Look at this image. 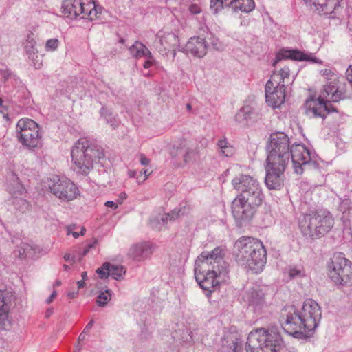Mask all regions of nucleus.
<instances>
[{
  "mask_svg": "<svg viewBox=\"0 0 352 352\" xmlns=\"http://www.w3.org/2000/svg\"><path fill=\"white\" fill-rule=\"evenodd\" d=\"M223 257L224 250L217 247L211 252H203L195 261V277L207 296L219 287L228 272V264Z\"/></svg>",
  "mask_w": 352,
  "mask_h": 352,
  "instance_id": "nucleus-1",
  "label": "nucleus"
},
{
  "mask_svg": "<svg viewBox=\"0 0 352 352\" xmlns=\"http://www.w3.org/2000/svg\"><path fill=\"white\" fill-rule=\"evenodd\" d=\"M233 254L239 265L254 273L262 272L266 264L267 251L263 243L252 237H240L234 243Z\"/></svg>",
  "mask_w": 352,
  "mask_h": 352,
  "instance_id": "nucleus-2",
  "label": "nucleus"
},
{
  "mask_svg": "<svg viewBox=\"0 0 352 352\" xmlns=\"http://www.w3.org/2000/svg\"><path fill=\"white\" fill-rule=\"evenodd\" d=\"M320 74L324 77L327 82L324 85L322 91L316 100V105L309 107V111L314 113V117L324 119L327 114L338 112L331 102H338L343 100L345 96L344 92L338 86L337 75L331 69H321Z\"/></svg>",
  "mask_w": 352,
  "mask_h": 352,
  "instance_id": "nucleus-3",
  "label": "nucleus"
},
{
  "mask_svg": "<svg viewBox=\"0 0 352 352\" xmlns=\"http://www.w3.org/2000/svg\"><path fill=\"white\" fill-rule=\"evenodd\" d=\"M72 168L78 175L87 176L94 168V163L104 159L102 147L86 138L79 139L71 151Z\"/></svg>",
  "mask_w": 352,
  "mask_h": 352,
  "instance_id": "nucleus-4",
  "label": "nucleus"
},
{
  "mask_svg": "<svg viewBox=\"0 0 352 352\" xmlns=\"http://www.w3.org/2000/svg\"><path fill=\"white\" fill-rule=\"evenodd\" d=\"M280 336L264 329H257L251 331L246 342L247 352H276L283 346Z\"/></svg>",
  "mask_w": 352,
  "mask_h": 352,
  "instance_id": "nucleus-5",
  "label": "nucleus"
},
{
  "mask_svg": "<svg viewBox=\"0 0 352 352\" xmlns=\"http://www.w3.org/2000/svg\"><path fill=\"white\" fill-rule=\"evenodd\" d=\"M329 278L336 285H352V262L342 252H336L327 263Z\"/></svg>",
  "mask_w": 352,
  "mask_h": 352,
  "instance_id": "nucleus-6",
  "label": "nucleus"
},
{
  "mask_svg": "<svg viewBox=\"0 0 352 352\" xmlns=\"http://www.w3.org/2000/svg\"><path fill=\"white\" fill-rule=\"evenodd\" d=\"M61 8L65 16L71 19L80 16L82 19L92 21L102 12V8L92 0H63Z\"/></svg>",
  "mask_w": 352,
  "mask_h": 352,
  "instance_id": "nucleus-7",
  "label": "nucleus"
},
{
  "mask_svg": "<svg viewBox=\"0 0 352 352\" xmlns=\"http://www.w3.org/2000/svg\"><path fill=\"white\" fill-rule=\"evenodd\" d=\"M280 322L283 330L298 339L307 338L306 320L294 306H285L280 311Z\"/></svg>",
  "mask_w": 352,
  "mask_h": 352,
  "instance_id": "nucleus-8",
  "label": "nucleus"
},
{
  "mask_svg": "<svg viewBox=\"0 0 352 352\" xmlns=\"http://www.w3.org/2000/svg\"><path fill=\"white\" fill-rule=\"evenodd\" d=\"M291 142L288 135L283 132L271 133L266 146V161L288 164L290 159Z\"/></svg>",
  "mask_w": 352,
  "mask_h": 352,
  "instance_id": "nucleus-9",
  "label": "nucleus"
},
{
  "mask_svg": "<svg viewBox=\"0 0 352 352\" xmlns=\"http://www.w3.org/2000/svg\"><path fill=\"white\" fill-rule=\"evenodd\" d=\"M38 124L32 119L22 118L16 124L19 142L28 148H36L41 142Z\"/></svg>",
  "mask_w": 352,
  "mask_h": 352,
  "instance_id": "nucleus-10",
  "label": "nucleus"
},
{
  "mask_svg": "<svg viewBox=\"0 0 352 352\" xmlns=\"http://www.w3.org/2000/svg\"><path fill=\"white\" fill-rule=\"evenodd\" d=\"M263 199L236 197L232 203V213L238 224L250 220L254 215L257 208L261 204Z\"/></svg>",
  "mask_w": 352,
  "mask_h": 352,
  "instance_id": "nucleus-11",
  "label": "nucleus"
},
{
  "mask_svg": "<svg viewBox=\"0 0 352 352\" xmlns=\"http://www.w3.org/2000/svg\"><path fill=\"white\" fill-rule=\"evenodd\" d=\"M48 186L50 192L64 201H72L80 195V191L74 183L58 175H53L50 178Z\"/></svg>",
  "mask_w": 352,
  "mask_h": 352,
  "instance_id": "nucleus-12",
  "label": "nucleus"
},
{
  "mask_svg": "<svg viewBox=\"0 0 352 352\" xmlns=\"http://www.w3.org/2000/svg\"><path fill=\"white\" fill-rule=\"evenodd\" d=\"M233 188L239 192L236 197L263 199V195L257 179L248 175H239L232 181Z\"/></svg>",
  "mask_w": 352,
  "mask_h": 352,
  "instance_id": "nucleus-13",
  "label": "nucleus"
},
{
  "mask_svg": "<svg viewBox=\"0 0 352 352\" xmlns=\"http://www.w3.org/2000/svg\"><path fill=\"white\" fill-rule=\"evenodd\" d=\"M334 225V219L330 212L319 210L309 214V236L313 239L324 236Z\"/></svg>",
  "mask_w": 352,
  "mask_h": 352,
  "instance_id": "nucleus-14",
  "label": "nucleus"
},
{
  "mask_svg": "<svg viewBox=\"0 0 352 352\" xmlns=\"http://www.w3.org/2000/svg\"><path fill=\"white\" fill-rule=\"evenodd\" d=\"M288 164L266 161L265 182L270 190H279L283 186L284 172Z\"/></svg>",
  "mask_w": 352,
  "mask_h": 352,
  "instance_id": "nucleus-15",
  "label": "nucleus"
},
{
  "mask_svg": "<svg viewBox=\"0 0 352 352\" xmlns=\"http://www.w3.org/2000/svg\"><path fill=\"white\" fill-rule=\"evenodd\" d=\"M210 8L217 13L223 8L231 9L234 12L249 13L255 8L254 0H210Z\"/></svg>",
  "mask_w": 352,
  "mask_h": 352,
  "instance_id": "nucleus-16",
  "label": "nucleus"
},
{
  "mask_svg": "<svg viewBox=\"0 0 352 352\" xmlns=\"http://www.w3.org/2000/svg\"><path fill=\"white\" fill-rule=\"evenodd\" d=\"M278 78L274 76L265 85L266 102L274 109L280 107L285 100V87L279 86Z\"/></svg>",
  "mask_w": 352,
  "mask_h": 352,
  "instance_id": "nucleus-17",
  "label": "nucleus"
},
{
  "mask_svg": "<svg viewBox=\"0 0 352 352\" xmlns=\"http://www.w3.org/2000/svg\"><path fill=\"white\" fill-rule=\"evenodd\" d=\"M155 49L162 55H167L172 48L179 47L178 36L174 32H158L153 43Z\"/></svg>",
  "mask_w": 352,
  "mask_h": 352,
  "instance_id": "nucleus-18",
  "label": "nucleus"
},
{
  "mask_svg": "<svg viewBox=\"0 0 352 352\" xmlns=\"http://www.w3.org/2000/svg\"><path fill=\"white\" fill-rule=\"evenodd\" d=\"M342 0H309V8L314 10L320 15L329 18H336V13L340 8Z\"/></svg>",
  "mask_w": 352,
  "mask_h": 352,
  "instance_id": "nucleus-19",
  "label": "nucleus"
},
{
  "mask_svg": "<svg viewBox=\"0 0 352 352\" xmlns=\"http://www.w3.org/2000/svg\"><path fill=\"white\" fill-rule=\"evenodd\" d=\"M289 153L295 173L302 174L305 168L308 166V161L306 160L305 155H308V149L302 144H294L291 145Z\"/></svg>",
  "mask_w": 352,
  "mask_h": 352,
  "instance_id": "nucleus-20",
  "label": "nucleus"
},
{
  "mask_svg": "<svg viewBox=\"0 0 352 352\" xmlns=\"http://www.w3.org/2000/svg\"><path fill=\"white\" fill-rule=\"evenodd\" d=\"M208 45L206 40L200 36L191 37L186 43L184 51L197 58L204 57L207 52Z\"/></svg>",
  "mask_w": 352,
  "mask_h": 352,
  "instance_id": "nucleus-21",
  "label": "nucleus"
},
{
  "mask_svg": "<svg viewBox=\"0 0 352 352\" xmlns=\"http://www.w3.org/2000/svg\"><path fill=\"white\" fill-rule=\"evenodd\" d=\"M170 154L172 157H177L179 155H182L184 162L187 163L195 159L197 152L195 149L187 145L186 140L181 139L179 140L178 145L173 146Z\"/></svg>",
  "mask_w": 352,
  "mask_h": 352,
  "instance_id": "nucleus-22",
  "label": "nucleus"
},
{
  "mask_svg": "<svg viewBox=\"0 0 352 352\" xmlns=\"http://www.w3.org/2000/svg\"><path fill=\"white\" fill-rule=\"evenodd\" d=\"M283 59H291L296 61L308 60V54L297 49L283 48L276 55V61L274 65Z\"/></svg>",
  "mask_w": 352,
  "mask_h": 352,
  "instance_id": "nucleus-23",
  "label": "nucleus"
},
{
  "mask_svg": "<svg viewBox=\"0 0 352 352\" xmlns=\"http://www.w3.org/2000/svg\"><path fill=\"white\" fill-rule=\"evenodd\" d=\"M151 253V246L146 243L133 245L128 252L131 258L138 261L147 258Z\"/></svg>",
  "mask_w": 352,
  "mask_h": 352,
  "instance_id": "nucleus-24",
  "label": "nucleus"
},
{
  "mask_svg": "<svg viewBox=\"0 0 352 352\" xmlns=\"http://www.w3.org/2000/svg\"><path fill=\"white\" fill-rule=\"evenodd\" d=\"M249 305L253 307L254 309L260 311L265 304V295L262 290L252 289L248 293Z\"/></svg>",
  "mask_w": 352,
  "mask_h": 352,
  "instance_id": "nucleus-25",
  "label": "nucleus"
},
{
  "mask_svg": "<svg viewBox=\"0 0 352 352\" xmlns=\"http://www.w3.org/2000/svg\"><path fill=\"white\" fill-rule=\"evenodd\" d=\"M254 115V109L246 105L241 107L234 116V120L236 124L245 126L249 124L250 122L252 120Z\"/></svg>",
  "mask_w": 352,
  "mask_h": 352,
  "instance_id": "nucleus-26",
  "label": "nucleus"
},
{
  "mask_svg": "<svg viewBox=\"0 0 352 352\" xmlns=\"http://www.w3.org/2000/svg\"><path fill=\"white\" fill-rule=\"evenodd\" d=\"M222 346L228 352H243V345L241 340L235 334H228L222 340Z\"/></svg>",
  "mask_w": 352,
  "mask_h": 352,
  "instance_id": "nucleus-27",
  "label": "nucleus"
},
{
  "mask_svg": "<svg viewBox=\"0 0 352 352\" xmlns=\"http://www.w3.org/2000/svg\"><path fill=\"white\" fill-rule=\"evenodd\" d=\"M321 318L320 307L316 301L309 299V327L311 325V322L313 324V327L309 329V332L318 327Z\"/></svg>",
  "mask_w": 352,
  "mask_h": 352,
  "instance_id": "nucleus-28",
  "label": "nucleus"
},
{
  "mask_svg": "<svg viewBox=\"0 0 352 352\" xmlns=\"http://www.w3.org/2000/svg\"><path fill=\"white\" fill-rule=\"evenodd\" d=\"M36 41L34 33L29 32L23 43L24 50L29 58H33L37 54L38 50L36 48Z\"/></svg>",
  "mask_w": 352,
  "mask_h": 352,
  "instance_id": "nucleus-29",
  "label": "nucleus"
},
{
  "mask_svg": "<svg viewBox=\"0 0 352 352\" xmlns=\"http://www.w3.org/2000/svg\"><path fill=\"white\" fill-rule=\"evenodd\" d=\"M131 55L136 59L145 57L150 52L148 47L142 43L136 41L129 48Z\"/></svg>",
  "mask_w": 352,
  "mask_h": 352,
  "instance_id": "nucleus-30",
  "label": "nucleus"
},
{
  "mask_svg": "<svg viewBox=\"0 0 352 352\" xmlns=\"http://www.w3.org/2000/svg\"><path fill=\"white\" fill-rule=\"evenodd\" d=\"M8 190L10 194L15 196L22 195L24 191L23 185L19 182L18 177L14 173H12L10 176Z\"/></svg>",
  "mask_w": 352,
  "mask_h": 352,
  "instance_id": "nucleus-31",
  "label": "nucleus"
},
{
  "mask_svg": "<svg viewBox=\"0 0 352 352\" xmlns=\"http://www.w3.org/2000/svg\"><path fill=\"white\" fill-rule=\"evenodd\" d=\"M100 114L107 123L109 124L113 129H116L119 126L120 122L119 119L111 110L102 107L100 109Z\"/></svg>",
  "mask_w": 352,
  "mask_h": 352,
  "instance_id": "nucleus-32",
  "label": "nucleus"
},
{
  "mask_svg": "<svg viewBox=\"0 0 352 352\" xmlns=\"http://www.w3.org/2000/svg\"><path fill=\"white\" fill-rule=\"evenodd\" d=\"M9 305L3 292L0 290V324L7 320L9 314Z\"/></svg>",
  "mask_w": 352,
  "mask_h": 352,
  "instance_id": "nucleus-33",
  "label": "nucleus"
},
{
  "mask_svg": "<svg viewBox=\"0 0 352 352\" xmlns=\"http://www.w3.org/2000/svg\"><path fill=\"white\" fill-rule=\"evenodd\" d=\"M274 76L279 77V80H277L279 86L281 85L285 87L286 83L289 81V79L290 69L288 67L285 66L280 70L279 72H274L271 75L270 78H272Z\"/></svg>",
  "mask_w": 352,
  "mask_h": 352,
  "instance_id": "nucleus-34",
  "label": "nucleus"
},
{
  "mask_svg": "<svg viewBox=\"0 0 352 352\" xmlns=\"http://www.w3.org/2000/svg\"><path fill=\"white\" fill-rule=\"evenodd\" d=\"M110 267L109 274L115 280H120L126 273V271L122 265H113L110 263Z\"/></svg>",
  "mask_w": 352,
  "mask_h": 352,
  "instance_id": "nucleus-35",
  "label": "nucleus"
},
{
  "mask_svg": "<svg viewBox=\"0 0 352 352\" xmlns=\"http://www.w3.org/2000/svg\"><path fill=\"white\" fill-rule=\"evenodd\" d=\"M111 296L112 292L109 289H105L104 291H101L97 297V305L99 307H104L111 299Z\"/></svg>",
  "mask_w": 352,
  "mask_h": 352,
  "instance_id": "nucleus-36",
  "label": "nucleus"
},
{
  "mask_svg": "<svg viewBox=\"0 0 352 352\" xmlns=\"http://www.w3.org/2000/svg\"><path fill=\"white\" fill-rule=\"evenodd\" d=\"M221 154L226 157H230L233 154V148L226 139L219 140L217 144Z\"/></svg>",
  "mask_w": 352,
  "mask_h": 352,
  "instance_id": "nucleus-37",
  "label": "nucleus"
},
{
  "mask_svg": "<svg viewBox=\"0 0 352 352\" xmlns=\"http://www.w3.org/2000/svg\"><path fill=\"white\" fill-rule=\"evenodd\" d=\"M110 263L109 262H105L102 264V265L98 268L96 270V273L98 274L99 277L101 279H106L109 276H110L109 274V270H110Z\"/></svg>",
  "mask_w": 352,
  "mask_h": 352,
  "instance_id": "nucleus-38",
  "label": "nucleus"
},
{
  "mask_svg": "<svg viewBox=\"0 0 352 352\" xmlns=\"http://www.w3.org/2000/svg\"><path fill=\"white\" fill-rule=\"evenodd\" d=\"M298 225L302 234L304 236H307L308 234V224L307 221V214L305 212L302 213L301 216L299 217Z\"/></svg>",
  "mask_w": 352,
  "mask_h": 352,
  "instance_id": "nucleus-39",
  "label": "nucleus"
},
{
  "mask_svg": "<svg viewBox=\"0 0 352 352\" xmlns=\"http://www.w3.org/2000/svg\"><path fill=\"white\" fill-rule=\"evenodd\" d=\"M96 243V241H95L92 243L88 244L83 250H81L80 247L75 248V252L77 254V256L78 257V261H80L81 258L87 254V253L90 251L91 249L94 248L95 247V244Z\"/></svg>",
  "mask_w": 352,
  "mask_h": 352,
  "instance_id": "nucleus-40",
  "label": "nucleus"
},
{
  "mask_svg": "<svg viewBox=\"0 0 352 352\" xmlns=\"http://www.w3.org/2000/svg\"><path fill=\"white\" fill-rule=\"evenodd\" d=\"M178 217H180L179 214V212L177 208H175L173 210L170 212L169 213L166 214L165 216L162 217L161 218V221H162L163 224L164 225L168 222V221H174Z\"/></svg>",
  "mask_w": 352,
  "mask_h": 352,
  "instance_id": "nucleus-41",
  "label": "nucleus"
},
{
  "mask_svg": "<svg viewBox=\"0 0 352 352\" xmlns=\"http://www.w3.org/2000/svg\"><path fill=\"white\" fill-rule=\"evenodd\" d=\"M289 275L291 278L305 276V271L300 267H294L289 268Z\"/></svg>",
  "mask_w": 352,
  "mask_h": 352,
  "instance_id": "nucleus-42",
  "label": "nucleus"
},
{
  "mask_svg": "<svg viewBox=\"0 0 352 352\" xmlns=\"http://www.w3.org/2000/svg\"><path fill=\"white\" fill-rule=\"evenodd\" d=\"M59 45V41L57 38H51L47 41L45 43L46 51H55Z\"/></svg>",
  "mask_w": 352,
  "mask_h": 352,
  "instance_id": "nucleus-43",
  "label": "nucleus"
},
{
  "mask_svg": "<svg viewBox=\"0 0 352 352\" xmlns=\"http://www.w3.org/2000/svg\"><path fill=\"white\" fill-rule=\"evenodd\" d=\"M146 58V61L144 63L143 67L144 69H148L152 65L156 63V60H155L151 52H149L148 55L145 56Z\"/></svg>",
  "mask_w": 352,
  "mask_h": 352,
  "instance_id": "nucleus-44",
  "label": "nucleus"
},
{
  "mask_svg": "<svg viewBox=\"0 0 352 352\" xmlns=\"http://www.w3.org/2000/svg\"><path fill=\"white\" fill-rule=\"evenodd\" d=\"M180 217L187 215L191 210L190 206L187 203H185L183 206L180 205L179 208H177Z\"/></svg>",
  "mask_w": 352,
  "mask_h": 352,
  "instance_id": "nucleus-45",
  "label": "nucleus"
},
{
  "mask_svg": "<svg viewBox=\"0 0 352 352\" xmlns=\"http://www.w3.org/2000/svg\"><path fill=\"white\" fill-rule=\"evenodd\" d=\"M72 255H71L69 253H66L64 255V260L65 261L69 262L72 261L73 263L78 260V257L77 256V254L75 252V249L72 251Z\"/></svg>",
  "mask_w": 352,
  "mask_h": 352,
  "instance_id": "nucleus-46",
  "label": "nucleus"
},
{
  "mask_svg": "<svg viewBox=\"0 0 352 352\" xmlns=\"http://www.w3.org/2000/svg\"><path fill=\"white\" fill-rule=\"evenodd\" d=\"M314 156H312V153L311 149L309 148V167L313 166L314 168H317L319 166V162L316 160L313 159Z\"/></svg>",
  "mask_w": 352,
  "mask_h": 352,
  "instance_id": "nucleus-47",
  "label": "nucleus"
},
{
  "mask_svg": "<svg viewBox=\"0 0 352 352\" xmlns=\"http://www.w3.org/2000/svg\"><path fill=\"white\" fill-rule=\"evenodd\" d=\"M128 175L131 178L136 177L138 183L141 182V180L139 179V176L142 177V171L138 173L136 170H129Z\"/></svg>",
  "mask_w": 352,
  "mask_h": 352,
  "instance_id": "nucleus-48",
  "label": "nucleus"
},
{
  "mask_svg": "<svg viewBox=\"0 0 352 352\" xmlns=\"http://www.w3.org/2000/svg\"><path fill=\"white\" fill-rule=\"evenodd\" d=\"M309 63L322 65L323 62L322 60L316 57L314 54L309 53Z\"/></svg>",
  "mask_w": 352,
  "mask_h": 352,
  "instance_id": "nucleus-49",
  "label": "nucleus"
},
{
  "mask_svg": "<svg viewBox=\"0 0 352 352\" xmlns=\"http://www.w3.org/2000/svg\"><path fill=\"white\" fill-rule=\"evenodd\" d=\"M189 11L192 13V14H198V13H200L201 12V8L199 6H198L196 4H192L189 6V8H188Z\"/></svg>",
  "mask_w": 352,
  "mask_h": 352,
  "instance_id": "nucleus-50",
  "label": "nucleus"
},
{
  "mask_svg": "<svg viewBox=\"0 0 352 352\" xmlns=\"http://www.w3.org/2000/svg\"><path fill=\"white\" fill-rule=\"evenodd\" d=\"M346 76L348 80V81L352 85V65H350L346 72Z\"/></svg>",
  "mask_w": 352,
  "mask_h": 352,
  "instance_id": "nucleus-51",
  "label": "nucleus"
},
{
  "mask_svg": "<svg viewBox=\"0 0 352 352\" xmlns=\"http://www.w3.org/2000/svg\"><path fill=\"white\" fill-rule=\"evenodd\" d=\"M140 162L142 165L146 166L150 163V160L148 159L145 155L140 154Z\"/></svg>",
  "mask_w": 352,
  "mask_h": 352,
  "instance_id": "nucleus-52",
  "label": "nucleus"
},
{
  "mask_svg": "<svg viewBox=\"0 0 352 352\" xmlns=\"http://www.w3.org/2000/svg\"><path fill=\"white\" fill-rule=\"evenodd\" d=\"M104 205L105 206L111 208L113 210H116L118 206V204L113 201H107L105 202Z\"/></svg>",
  "mask_w": 352,
  "mask_h": 352,
  "instance_id": "nucleus-53",
  "label": "nucleus"
},
{
  "mask_svg": "<svg viewBox=\"0 0 352 352\" xmlns=\"http://www.w3.org/2000/svg\"><path fill=\"white\" fill-rule=\"evenodd\" d=\"M94 321L93 320H90L86 327L84 329V333H88L89 330L92 328L94 325Z\"/></svg>",
  "mask_w": 352,
  "mask_h": 352,
  "instance_id": "nucleus-54",
  "label": "nucleus"
},
{
  "mask_svg": "<svg viewBox=\"0 0 352 352\" xmlns=\"http://www.w3.org/2000/svg\"><path fill=\"white\" fill-rule=\"evenodd\" d=\"M56 296V292L54 291L52 294L46 299V303L50 304Z\"/></svg>",
  "mask_w": 352,
  "mask_h": 352,
  "instance_id": "nucleus-55",
  "label": "nucleus"
},
{
  "mask_svg": "<svg viewBox=\"0 0 352 352\" xmlns=\"http://www.w3.org/2000/svg\"><path fill=\"white\" fill-rule=\"evenodd\" d=\"M72 234V236L75 238V239H77L79 237V236L80 235L79 232H72V230L70 228H68L67 230V234Z\"/></svg>",
  "mask_w": 352,
  "mask_h": 352,
  "instance_id": "nucleus-56",
  "label": "nucleus"
},
{
  "mask_svg": "<svg viewBox=\"0 0 352 352\" xmlns=\"http://www.w3.org/2000/svg\"><path fill=\"white\" fill-rule=\"evenodd\" d=\"M126 199V193H124V192L121 193V194H120V199H118V200L117 201H118V204H121L122 203V201H123L124 199Z\"/></svg>",
  "mask_w": 352,
  "mask_h": 352,
  "instance_id": "nucleus-57",
  "label": "nucleus"
},
{
  "mask_svg": "<svg viewBox=\"0 0 352 352\" xmlns=\"http://www.w3.org/2000/svg\"><path fill=\"white\" fill-rule=\"evenodd\" d=\"M78 294V291L68 292L67 296L70 298H74Z\"/></svg>",
  "mask_w": 352,
  "mask_h": 352,
  "instance_id": "nucleus-58",
  "label": "nucleus"
},
{
  "mask_svg": "<svg viewBox=\"0 0 352 352\" xmlns=\"http://www.w3.org/2000/svg\"><path fill=\"white\" fill-rule=\"evenodd\" d=\"M77 285H78V288L81 289L85 286V280H79L77 282Z\"/></svg>",
  "mask_w": 352,
  "mask_h": 352,
  "instance_id": "nucleus-59",
  "label": "nucleus"
},
{
  "mask_svg": "<svg viewBox=\"0 0 352 352\" xmlns=\"http://www.w3.org/2000/svg\"><path fill=\"white\" fill-rule=\"evenodd\" d=\"M86 333H84V331L80 334L79 337H78V340H84L85 339V337H86Z\"/></svg>",
  "mask_w": 352,
  "mask_h": 352,
  "instance_id": "nucleus-60",
  "label": "nucleus"
},
{
  "mask_svg": "<svg viewBox=\"0 0 352 352\" xmlns=\"http://www.w3.org/2000/svg\"><path fill=\"white\" fill-rule=\"evenodd\" d=\"M82 280H85L87 278V272H82L81 274Z\"/></svg>",
  "mask_w": 352,
  "mask_h": 352,
  "instance_id": "nucleus-61",
  "label": "nucleus"
},
{
  "mask_svg": "<svg viewBox=\"0 0 352 352\" xmlns=\"http://www.w3.org/2000/svg\"><path fill=\"white\" fill-rule=\"evenodd\" d=\"M147 171H148L147 170H144V171H143V172L142 171V173H144V178L142 179V180L141 181V182H142L145 181V180L147 179V177H148V175L147 174Z\"/></svg>",
  "mask_w": 352,
  "mask_h": 352,
  "instance_id": "nucleus-62",
  "label": "nucleus"
},
{
  "mask_svg": "<svg viewBox=\"0 0 352 352\" xmlns=\"http://www.w3.org/2000/svg\"><path fill=\"white\" fill-rule=\"evenodd\" d=\"M308 104V98H307L305 100V113H308V107H306V105Z\"/></svg>",
  "mask_w": 352,
  "mask_h": 352,
  "instance_id": "nucleus-63",
  "label": "nucleus"
},
{
  "mask_svg": "<svg viewBox=\"0 0 352 352\" xmlns=\"http://www.w3.org/2000/svg\"><path fill=\"white\" fill-rule=\"evenodd\" d=\"M186 109H187V110H188V111H191V109H192V106H191V104H190V103H188V104H186Z\"/></svg>",
  "mask_w": 352,
  "mask_h": 352,
  "instance_id": "nucleus-64",
  "label": "nucleus"
}]
</instances>
